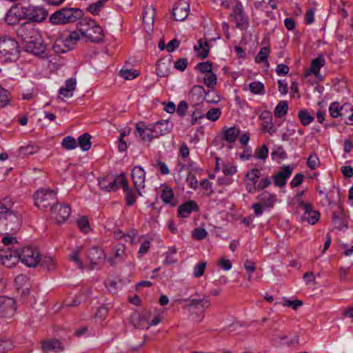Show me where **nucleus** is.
I'll list each match as a JSON object with an SVG mask.
<instances>
[{
  "label": "nucleus",
  "instance_id": "e433bc0d",
  "mask_svg": "<svg viewBox=\"0 0 353 353\" xmlns=\"http://www.w3.org/2000/svg\"><path fill=\"white\" fill-rule=\"evenodd\" d=\"M288 109V105L287 101H281L276 106V108L274 110V114L275 117H276L278 118H281L287 114Z\"/></svg>",
  "mask_w": 353,
  "mask_h": 353
},
{
  "label": "nucleus",
  "instance_id": "13d9d810",
  "mask_svg": "<svg viewBox=\"0 0 353 353\" xmlns=\"http://www.w3.org/2000/svg\"><path fill=\"white\" fill-rule=\"evenodd\" d=\"M307 165L311 170H315L320 165L318 157L315 154H312L307 159Z\"/></svg>",
  "mask_w": 353,
  "mask_h": 353
},
{
  "label": "nucleus",
  "instance_id": "338daca9",
  "mask_svg": "<svg viewBox=\"0 0 353 353\" xmlns=\"http://www.w3.org/2000/svg\"><path fill=\"white\" fill-rule=\"evenodd\" d=\"M217 265L221 267L223 270L227 271L231 269L232 263L229 259L224 258L221 259L217 261Z\"/></svg>",
  "mask_w": 353,
  "mask_h": 353
},
{
  "label": "nucleus",
  "instance_id": "72a5a7b5",
  "mask_svg": "<svg viewBox=\"0 0 353 353\" xmlns=\"http://www.w3.org/2000/svg\"><path fill=\"white\" fill-rule=\"evenodd\" d=\"M350 104L345 103L341 107H339V103L338 102H334L331 103L329 108V112L330 114V116L333 118H336L339 117H342L343 114L341 112V111H343V109L345 107H350Z\"/></svg>",
  "mask_w": 353,
  "mask_h": 353
},
{
  "label": "nucleus",
  "instance_id": "a211bd4d",
  "mask_svg": "<svg viewBox=\"0 0 353 353\" xmlns=\"http://www.w3.org/2000/svg\"><path fill=\"white\" fill-rule=\"evenodd\" d=\"M190 12V5L185 0H179L174 6L172 16L176 21L185 20Z\"/></svg>",
  "mask_w": 353,
  "mask_h": 353
},
{
  "label": "nucleus",
  "instance_id": "ddd939ff",
  "mask_svg": "<svg viewBox=\"0 0 353 353\" xmlns=\"http://www.w3.org/2000/svg\"><path fill=\"white\" fill-rule=\"evenodd\" d=\"M51 214L57 224L64 223L71 214V209L68 205L56 203L51 207Z\"/></svg>",
  "mask_w": 353,
  "mask_h": 353
},
{
  "label": "nucleus",
  "instance_id": "f257e3e1",
  "mask_svg": "<svg viewBox=\"0 0 353 353\" xmlns=\"http://www.w3.org/2000/svg\"><path fill=\"white\" fill-rule=\"evenodd\" d=\"M21 224V214L10 210L3 203H0V236L9 232H16L19 230Z\"/></svg>",
  "mask_w": 353,
  "mask_h": 353
},
{
  "label": "nucleus",
  "instance_id": "9b49d317",
  "mask_svg": "<svg viewBox=\"0 0 353 353\" xmlns=\"http://www.w3.org/2000/svg\"><path fill=\"white\" fill-rule=\"evenodd\" d=\"M325 61L323 55H319L311 62L310 67L305 71V79L307 81H321L322 77L319 70L325 65Z\"/></svg>",
  "mask_w": 353,
  "mask_h": 353
},
{
  "label": "nucleus",
  "instance_id": "0eeeda50",
  "mask_svg": "<svg viewBox=\"0 0 353 353\" xmlns=\"http://www.w3.org/2000/svg\"><path fill=\"white\" fill-rule=\"evenodd\" d=\"M19 261L21 260L28 267L34 268L39 264V252L31 246L18 249Z\"/></svg>",
  "mask_w": 353,
  "mask_h": 353
},
{
  "label": "nucleus",
  "instance_id": "ea45409f",
  "mask_svg": "<svg viewBox=\"0 0 353 353\" xmlns=\"http://www.w3.org/2000/svg\"><path fill=\"white\" fill-rule=\"evenodd\" d=\"M79 90H59V94L57 99L61 101H72L73 91Z\"/></svg>",
  "mask_w": 353,
  "mask_h": 353
},
{
  "label": "nucleus",
  "instance_id": "4468645a",
  "mask_svg": "<svg viewBox=\"0 0 353 353\" xmlns=\"http://www.w3.org/2000/svg\"><path fill=\"white\" fill-rule=\"evenodd\" d=\"M16 310V301L14 299L0 296V317H11L14 314Z\"/></svg>",
  "mask_w": 353,
  "mask_h": 353
},
{
  "label": "nucleus",
  "instance_id": "cd10ccee",
  "mask_svg": "<svg viewBox=\"0 0 353 353\" xmlns=\"http://www.w3.org/2000/svg\"><path fill=\"white\" fill-rule=\"evenodd\" d=\"M38 265H40L41 267L48 272H53L57 268V263L56 259L50 256L44 255L41 256L40 255Z\"/></svg>",
  "mask_w": 353,
  "mask_h": 353
},
{
  "label": "nucleus",
  "instance_id": "7c9ffc66",
  "mask_svg": "<svg viewBox=\"0 0 353 353\" xmlns=\"http://www.w3.org/2000/svg\"><path fill=\"white\" fill-rule=\"evenodd\" d=\"M154 14H155V10L154 8L150 6H146L143 11L142 17H143V22L145 24V26H148L150 27L152 26L154 23Z\"/></svg>",
  "mask_w": 353,
  "mask_h": 353
},
{
  "label": "nucleus",
  "instance_id": "37998d69",
  "mask_svg": "<svg viewBox=\"0 0 353 353\" xmlns=\"http://www.w3.org/2000/svg\"><path fill=\"white\" fill-rule=\"evenodd\" d=\"M119 74L125 80L133 79L139 75L138 70L131 69H121Z\"/></svg>",
  "mask_w": 353,
  "mask_h": 353
},
{
  "label": "nucleus",
  "instance_id": "393cba45",
  "mask_svg": "<svg viewBox=\"0 0 353 353\" xmlns=\"http://www.w3.org/2000/svg\"><path fill=\"white\" fill-rule=\"evenodd\" d=\"M130 323L137 329H148L149 321L145 315L133 313L130 316Z\"/></svg>",
  "mask_w": 353,
  "mask_h": 353
},
{
  "label": "nucleus",
  "instance_id": "c756f323",
  "mask_svg": "<svg viewBox=\"0 0 353 353\" xmlns=\"http://www.w3.org/2000/svg\"><path fill=\"white\" fill-rule=\"evenodd\" d=\"M121 185L124 192L125 193L126 204L128 206L132 205L136 201V196L134 192L129 188L128 181L125 177L123 179Z\"/></svg>",
  "mask_w": 353,
  "mask_h": 353
},
{
  "label": "nucleus",
  "instance_id": "a19ab883",
  "mask_svg": "<svg viewBox=\"0 0 353 353\" xmlns=\"http://www.w3.org/2000/svg\"><path fill=\"white\" fill-rule=\"evenodd\" d=\"M61 145L65 150H73L77 148V143L74 137L68 136L63 139Z\"/></svg>",
  "mask_w": 353,
  "mask_h": 353
},
{
  "label": "nucleus",
  "instance_id": "1a4fd4ad",
  "mask_svg": "<svg viewBox=\"0 0 353 353\" xmlns=\"http://www.w3.org/2000/svg\"><path fill=\"white\" fill-rule=\"evenodd\" d=\"M125 177L123 174L118 176L108 175L101 176L98 179L99 185L104 191H116L119 188V185H121L123 179H124Z\"/></svg>",
  "mask_w": 353,
  "mask_h": 353
},
{
  "label": "nucleus",
  "instance_id": "58836bf2",
  "mask_svg": "<svg viewBox=\"0 0 353 353\" xmlns=\"http://www.w3.org/2000/svg\"><path fill=\"white\" fill-rule=\"evenodd\" d=\"M244 268L248 274V281L252 282L254 280L253 274L256 270V265L252 261L246 260L244 262Z\"/></svg>",
  "mask_w": 353,
  "mask_h": 353
},
{
  "label": "nucleus",
  "instance_id": "f704fd0d",
  "mask_svg": "<svg viewBox=\"0 0 353 353\" xmlns=\"http://www.w3.org/2000/svg\"><path fill=\"white\" fill-rule=\"evenodd\" d=\"M91 136L88 133H84L78 138V144L83 151H88L91 148Z\"/></svg>",
  "mask_w": 353,
  "mask_h": 353
},
{
  "label": "nucleus",
  "instance_id": "603ef678",
  "mask_svg": "<svg viewBox=\"0 0 353 353\" xmlns=\"http://www.w3.org/2000/svg\"><path fill=\"white\" fill-rule=\"evenodd\" d=\"M105 285L110 293L115 294L118 292L119 284L115 279H108L105 281Z\"/></svg>",
  "mask_w": 353,
  "mask_h": 353
},
{
  "label": "nucleus",
  "instance_id": "dca6fc26",
  "mask_svg": "<svg viewBox=\"0 0 353 353\" xmlns=\"http://www.w3.org/2000/svg\"><path fill=\"white\" fill-rule=\"evenodd\" d=\"M173 127L174 125L172 122L168 119H165L159 121L154 125H150V128H148V129L153 132L155 138H157L170 133L173 129Z\"/></svg>",
  "mask_w": 353,
  "mask_h": 353
},
{
  "label": "nucleus",
  "instance_id": "de8ad7c7",
  "mask_svg": "<svg viewBox=\"0 0 353 353\" xmlns=\"http://www.w3.org/2000/svg\"><path fill=\"white\" fill-rule=\"evenodd\" d=\"M205 85L208 88H213L216 83V77L212 72L205 73L203 77Z\"/></svg>",
  "mask_w": 353,
  "mask_h": 353
},
{
  "label": "nucleus",
  "instance_id": "0e129e2a",
  "mask_svg": "<svg viewBox=\"0 0 353 353\" xmlns=\"http://www.w3.org/2000/svg\"><path fill=\"white\" fill-rule=\"evenodd\" d=\"M188 65V60L185 58H180L179 59L174 63V67L176 69L179 70L180 71H184Z\"/></svg>",
  "mask_w": 353,
  "mask_h": 353
},
{
  "label": "nucleus",
  "instance_id": "20e7f679",
  "mask_svg": "<svg viewBox=\"0 0 353 353\" xmlns=\"http://www.w3.org/2000/svg\"><path fill=\"white\" fill-rule=\"evenodd\" d=\"M80 39L77 31L64 32L60 33L52 46L54 52L59 54L72 50Z\"/></svg>",
  "mask_w": 353,
  "mask_h": 353
},
{
  "label": "nucleus",
  "instance_id": "6e6552de",
  "mask_svg": "<svg viewBox=\"0 0 353 353\" xmlns=\"http://www.w3.org/2000/svg\"><path fill=\"white\" fill-rule=\"evenodd\" d=\"M221 5L226 8H230L232 12L230 14V18L236 27L241 28L243 23V8L241 3L239 1H225L221 3Z\"/></svg>",
  "mask_w": 353,
  "mask_h": 353
},
{
  "label": "nucleus",
  "instance_id": "f8f14e48",
  "mask_svg": "<svg viewBox=\"0 0 353 353\" xmlns=\"http://www.w3.org/2000/svg\"><path fill=\"white\" fill-rule=\"evenodd\" d=\"M19 262L18 248H8L0 250V263L11 268Z\"/></svg>",
  "mask_w": 353,
  "mask_h": 353
},
{
  "label": "nucleus",
  "instance_id": "5fc2aeb1",
  "mask_svg": "<svg viewBox=\"0 0 353 353\" xmlns=\"http://www.w3.org/2000/svg\"><path fill=\"white\" fill-rule=\"evenodd\" d=\"M10 97L8 90H0V108H4L10 103Z\"/></svg>",
  "mask_w": 353,
  "mask_h": 353
},
{
  "label": "nucleus",
  "instance_id": "412c9836",
  "mask_svg": "<svg viewBox=\"0 0 353 353\" xmlns=\"http://www.w3.org/2000/svg\"><path fill=\"white\" fill-rule=\"evenodd\" d=\"M89 25L92 26L91 28L86 32L82 31L81 34L90 38L92 42H99L103 38L102 28L96 25L94 21H92Z\"/></svg>",
  "mask_w": 353,
  "mask_h": 353
},
{
  "label": "nucleus",
  "instance_id": "423d86ee",
  "mask_svg": "<svg viewBox=\"0 0 353 353\" xmlns=\"http://www.w3.org/2000/svg\"><path fill=\"white\" fill-rule=\"evenodd\" d=\"M240 128L236 126H224L219 132V136L214 139L213 143L215 145H220L221 143L219 142L221 141L232 143L239 139L241 143L243 144V136H240Z\"/></svg>",
  "mask_w": 353,
  "mask_h": 353
},
{
  "label": "nucleus",
  "instance_id": "864d4df0",
  "mask_svg": "<svg viewBox=\"0 0 353 353\" xmlns=\"http://www.w3.org/2000/svg\"><path fill=\"white\" fill-rule=\"evenodd\" d=\"M78 228L84 233H88L90 230V225L86 216H82L77 221Z\"/></svg>",
  "mask_w": 353,
  "mask_h": 353
},
{
  "label": "nucleus",
  "instance_id": "3c124183",
  "mask_svg": "<svg viewBox=\"0 0 353 353\" xmlns=\"http://www.w3.org/2000/svg\"><path fill=\"white\" fill-rule=\"evenodd\" d=\"M206 268V263L204 261H201L198 263L194 267L193 275L196 278H199L203 275L205 270Z\"/></svg>",
  "mask_w": 353,
  "mask_h": 353
},
{
  "label": "nucleus",
  "instance_id": "c03bdc74",
  "mask_svg": "<svg viewBox=\"0 0 353 353\" xmlns=\"http://www.w3.org/2000/svg\"><path fill=\"white\" fill-rule=\"evenodd\" d=\"M215 90H208V92H205L204 100L210 103H216L220 101V97L219 94L215 93Z\"/></svg>",
  "mask_w": 353,
  "mask_h": 353
},
{
  "label": "nucleus",
  "instance_id": "4be33fe9",
  "mask_svg": "<svg viewBox=\"0 0 353 353\" xmlns=\"http://www.w3.org/2000/svg\"><path fill=\"white\" fill-rule=\"evenodd\" d=\"M180 302L184 303L187 308L196 307L200 305L202 309L205 310L211 306L210 301L205 296L202 299H184L181 300Z\"/></svg>",
  "mask_w": 353,
  "mask_h": 353
},
{
  "label": "nucleus",
  "instance_id": "f3484780",
  "mask_svg": "<svg viewBox=\"0 0 353 353\" xmlns=\"http://www.w3.org/2000/svg\"><path fill=\"white\" fill-rule=\"evenodd\" d=\"M298 205L303 210L302 216L303 221H307L311 225H314L318 222L320 217V212L317 210H314L310 203H305L301 201L299 203Z\"/></svg>",
  "mask_w": 353,
  "mask_h": 353
},
{
  "label": "nucleus",
  "instance_id": "a18cd8bd",
  "mask_svg": "<svg viewBox=\"0 0 353 353\" xmlns=\"http://www.w3.org/2000/svg\"><path fill=\"white\" fill-rule=\"evenodd\" d=\"M81 249H82L81 247L76 248L72 252V253L70 254L69 257L71 261L75 262L78 265L79 268L83 269V263L81 261V259H79V253H80Z\"/></svg>",
  "mask_w": 353,
  "mask_h": 353
},
{
  "label": "nucleus",
  "instance_id": "680f3d73",
  "mask_svg": "<svg viewBox=\"0 0 353 353\" xmlns=\"http://www.w3.org/2000/svg\"><path fill=\"white\" fill-rule=\"evenodd\" d=\"M268 154V148L267 145H263L259 149L256 151V157L257 159H265L267 158Z\"/></svg>",
  "mask_w": 353,
  "mask_h": 353
},
{
  "label": "nucleus",
  "instance_id": "4c0bfd02",
  "mask_svg": "<svg viewBox=\"0 0 353 353\" xmlns=\"http://www.w3.org/2000/svg\"><path fill=\"white\" fill-rule=\"evenodd\" d=\"M298 117L304 126L309 125L314 119L306 110H301L298 113Z\"/></svg>",
  "mask_w": 353,
  "mask_h": 353
},
{
  "label": "nucleus",
  "instance_id": "09e8293b",
  "mask_svg": "<svg viewBox=\"0 0 353 353\" xmlns=\"http://www.w3.org/2000/svg\"><path fill=\"white\" fill-rule=\"evenodd\" d=\"M105 1H106V0H101V1H98L95 3H93L88 7L87 10L90 13H92L93 14H97L99 13V12L101 9V8L103 6L104 3Z\"/></svg>",
  "mask_w": 353,
  "mask_h": 353
},
{
  "label": "nucleus",
  "instance_id": "a878e982",
  "mask_svg": "<svg viewBox=\"0 0 353 353\" xmlns=\"http://www.w3.org/2000/svg\"><path fill=\"white\" fill-rule=\"evenodd\" d=\"M43 353L59 352L63 350L62 343L57 339L42 341Z\"/></svg>",
  "mask_w": 353,
  "mask_h": 353
},
{
  "label": "nucleus",
  "instance_id": "c85d7f7f",
  "mask_svg": "<svg viewBox=\"0 0 353 353\" xmlns=\"http://www.w3.org/2000/svg\"><path fill=\"white\" fill-rule=\"evenodd\" d=\"M257 199L264 208H272L276 201V196L268 192H263Z\"/></svg>",
  "mask_w": 353,
  "mask_h": 353
},
{
  "label": "nucleus",
  "instance_id": "052dcab7",
  "mask_svg": "<svg viewBox=\"0 0 353 353\" xmlns=\"http://www.w3.org/2000/svg\"><path fill=\"white\" fill-rule=\"evenodd\" d=\"M196 68L204 74L212 72V64L209 61L198 63L196 65Z\"/></svg>",
  "mask_w": 353,
  "mask_h": 353
},
{
  "label": "nucleus",
  "instance_id": "49530a36",
  "mask_svg": "<svg viewBox=\"0 0 353 353\" xmlns=\"http://www.w3.org/2000/svg\"><path fill=\"white\" fill-rule=\"evenodd\" d=\"M14 348L13 343L9 339H0V353H6Z\"/></svg>",
  "mask_w": 353,
  "mask_h": 353
},
{
  "label": "nucleus",
  "instance_id": "f03ea898",
  "mask_svg": "<svg viewBox=\"0 0 353 353\" xmlns=\"http://www.w3.org/2000/svg\"><path fill=\"white\" fill-rule=\"evenodd\" d=\"M20 57L19 46L17 41L9 37L0 38V61L14 62Z\"/></svg>",
  "mask_w": 353,
  "mask_h": 353
},
{
  "label": "nucleus",
  "instance_id": "c9c22d12",
  "mask_svg": "<svg viewBox=\"0 0 353 353\" xmlns=\"http://www.w3.org/2000/svg\"><path fill=\"white\" fill-rule=\"evenodd\" d=\"M332 219L334 224L337 229L342 230L343 228H345L347 227L346 220L340 213H338L337 212H334L332 214Z\"/></svg>",
  "mask_w": 353,
  "mask_h": 353
},
{
  "label": "nucleus",
  "instance_id": "2f4dec72",
  "mask_svg": "<svg viewBox=\"0 0 353 353\" xmlns=\"http://www.w3.org/2000/svg\"><path fill=\"white\" fill-rule=\"evenodd\" d=\"M103 255V250L98 247H93L89 250L88 257L90 260L92 269L98 263V260L101 259Z\"/></svg>",
  "mask_w": 353,
  "mask_h": 353
},
{
  "label": "nucleus",
  "instance_id": "e2e57ef3",
  "mask_svg": "<svg viewBox=\"0 0 353 353\" xmlns=\"http://www.w3.org/2000/svg\"><path fill=\"white\" fill-rule=\"evenodd\" d=\"M304 175L301 173L296 174L290 182L292 188L299 186L303 181Z\"/></svg>",
  "mask_w": 353,
  "mask_h": 353
},
{
  "label": "nucleus",
  "instance_id": "79ce46f5",
  "mask_svg": "<svg viewBox=\"0 0 353 353\" xmlns=\"http://www.w3.org/2000/svg\"><path fill=\"white\" fill-rule=\"evenodd\" d=\"M221 114V110L219 108H210L205 114H204V117L207 118L208 120L212 121H217Z\"/></svg>",
  "mask_w": 353,
  "mask_h": 353
},
{
  "label": "nucleus",
  "instance_id": "39448f33",
  "mask_svg": "<svg viewBox=\"0 0 353 353\" xmlns=\"http://www.w3.org/2000/svg\"><path fill=\"white\" fill-rule=\"evenodd\" d=\"M57 194L51 190L41 189L34 194V205L39 209L44 210L48 207L55 205L57 202Z\"/></svg>",
  "mask_w": 353,
  "mask_h": 353
},
{
  "label": "nucleus",
  "instance_id": "9d476101",
  "mask_svg": "<svg viewBox=\"0 0 353 353\" xmlns=\"http://www.w3.org/2000/svg\"><path fill=\"white\" fill-rule=\"evenodd\" d=\"M16 31L17 36L23 40V43L32 39L33 37L40 34L36 25L30 21L19 24Z\"/></svg>",
  "mask_w": 353,
  "mask_h": 353
},
{
  "label": "nucleus",
  "instance_id": "4d7b16f0",
  "mask_svg": "<svg viewBox=\"0 0 353 353\" xmlns=\"http://www.w3.org/2000/svg\"><path fill=\"white\" fill-rule=\"evenodd\" d=\"M269 54L270 48L268 47L262 48L256 57V61L261 63L266 61Z\"/></svg>",
  "mask_w": 353,
  "mask_h": 353
},
{
  "label": "nucleus",
  "instance_id": "2eb2a0df",
  "mask_svg": "<svg viewBox=\"0 0 353 353\" xmlns=\"http://www.w3.org/2000/svg\"><path fill=\"white\" fill-rule=\"evenodd\" d=\"M24 48L28 52L36 55H40L46 50V46L40 34L24 43Z\"/></svg>",
  "mask_w": 353,
  "mask_h": 353
},
{
  "label": "nucleus",
  "instance_id": "6e6d98bb",
  "mask_svg": "<svg viewBox=\"0 0 353 353\" xmlns=\"http://www.w3.org/2000/svg\"><path fill=\"white\" fill-rule=\"evenodd\" d=\"M260 176L261 171L256 168L252 169L250 171L248 172L245 175L248 181H250V182H255V183H256Z\"/></svg>",
  "mask_w": 353,
  "mask_h": 353
},
{
  "label": "nucleus",
  "instance_id": "774afa93",
  "mask_svg": "<svg viewBox=\"0 0 353 353\" xmlns=\"http://www.w3.org/2000/svg\"><path fill=\"white\" fill-rule=\"evenodd\" d=\"M188 107V105L187 102L185 101H181L178 104L177 108L176 110V113L180 117H183L185 114V110H187Z\"/></svg>",
  "mask_w": 353,
  "mask_h": 353
},
{
  "label": "nucleus",
  "instance_id": "69168bd1",
  "mask_svg": "<svg viewBox=\"0 0 353 353\" xmlns=\"http://www.w3.org/2000/svg\"><path fill=\"white\" fill-rule=\"evenodd\" d=\"M272 156L273 158L277 156L281 159L287 158V154L282 146L276 147V149L272 152Z\"/></svg>",
  "mask_w": 353,
  "mask_h": 353
},
{
  "label": "nucleus",
  "instance_id": "bb28decb",
  "mask_svg": "<svg viewBox=\"0 0 353 353\" xmlns=\"http://www.w3.org/2000/svg\"><path fill=\"white\" fill-rule=\"evenodd\" d=\"M148 128H150V125L146 126L143 122H139L136 124V130L141 140L150 142L155 137L153 132L151 130H148Z\"/></svg>",
  "mask_w": 353,
  "mask_h": 353
},
{
  "label": "nucleus",
  "instance_id": "5701e85b",
  "mask_svg": "<svg viewBox=\"0 0 353 353\" xmlns=\"http://www.w3.org/2000/svg\"><path fill=\"white\" fill-rule=\"evenodd\" d=\"M199 211V207L194 201H189L180 205L178 208V214L181 217H188L191 212Z\"/></svg>",
  "mask_w": 353,
  "mask_h": 353
},
{
  "label": "nucleus",
  "instance_id": "b1692460",
  "mask_svg": "<svg viewBox=\"0 0 353 353\" xmlns=\"http://www.w3.org/2000/svg\"><path fill=\"white\" fill-rule=\"evenodd\" d=\"M161 198L164 203L172 207L177 204V199L174 197L172 188L165 184L163 185Z\"/></svg>",
  "mask_w": 353,
  "mask_h": 353
},
{
  "label": "nucleus",
  "instance_id": "6ab92c4d",
  "mask_svg": "<svg viewBox=\"0 0 353 353\" xmlns=\"http://www.w3.org/2000/svg\"><path fill=\"white\" fill-rule=\"evenodd\" d=\"M132 179L134 188L139 195H141L140 190L144 188L145 181V172L141 166H135L132 170Z\"/></svg>",
  "mask_w": 353,
  "mask_h": 353
},
{
  "label": "nucleus",
  "instance_id": "8fccbe9b",
  "mask_svg": "<svg viewBox=\"0 0 353 353\" xmlns=\"http://www.w3.org/2000/svg\"><path fill=\"white\" fill-rule=\"evenodd\" d=\"M208 235V232L202 228H196L192 232V236L196 240L204 239Z\"/></svg>",
  "mask_w": 353,
  "mask_h": 353
},
{
  "label": "nucleus",
  "instance_id": "7ed1b4c3",
  "mask_svg": "<svg viewBox=\"0 0 353 353\" xmlns=\"http://www.w3.org/2000/svg\"><path fill=\"white\" fill-rule=\"evenodd\" d=\"M83 12L79 8L64 7L50 17V21L54 25H65L74 23L83 17Z\"/></svg>",
  "mask_w": 353,
  "mask_h": 353
},
{
  "label": "nucleus",
  "instance_id": "aec40b11",
  "mask_svg": "<svg viewBox=\"0 0 353 353\" xmlns=\"http://www.w3.org/2000/svg\"><path fill=\"white\" fill-rule=\"evenodd\" d=\"M293 168L290 165H283L280 171L273 176L275 185L283 187L286 184V180L290 176Z\"/></svg>",
  "mask_w": 353,
  "mask_h": 353
},
{
  "label": "nucleus",
  "instance_id": "bf43d9fd",
  "mask_svg": "<svg viewBox=\"0 0 353 353\" xmlns=\"http://www.w3.org/2000/svg\"><path fill=\"white\" fill-rule=\"evenodd\" d=\"M249 140L250 134L248 132H244V159H246L252 157V150L246 145Z\"/></svg>",
  "mask_w": 353,
  "mask_h": 353
},
{
  "label": "nucleus",
  "instance_id": "473e14b6",
  "mask_svg": "<svg viewBox=\"0 0 353 353\" xmlns=\"http://www.w3.org/2000/svg\"><path fill=\"white\" fill-rule=\"evenodd\" d=\"M197 55L201 59L206 58L209 54L210 48L208 41H203L201 39L198 41V46H194Z\"/></svg>",
  "mask_w": 353,
  "mask_h": 353
}]
</instances>
